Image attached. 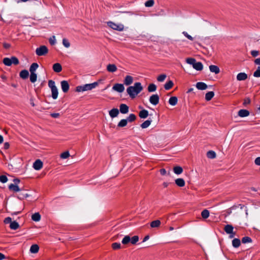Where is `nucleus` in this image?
Here are the masks:
<instances>
[{
    "instance_id": "f257e3e1",
    "label": "nucleus",
    "mask_w": 260,
    "mask_h": 260,
    "mask_svg": "<svg viewBox=\"0 0 260 260\" xmlns=\"http://www.w3.org/2000/svg\"><path fill=\"white\" fill-rule=\"evenodd\" d=\"M143 89L140 82H136L133 86H129L126 89V91L129 96L134 99L140 93Z\"/></svg>"
},
{
    "instance_id": "f03ea898",
    "label": "nucleus",
    "mask_w": 260,
    "mask_h": 260,
    "mask_svg": "<svg viewBox=\"0 0 260 260\" xmlns=\"http://www.w3.org/2000/svg\"><path fill=\"white\" fill-rule=\"evenodd\" d=\"M98 86V82L90 84H87L83 86H79L76 87V91L78 92L87 91L95 88Z\"/></svg>"
},
{
    "instance_id": "7ed1b4c3",
    "label": "nucleus",
    "mask_w": 260,
    "mask_h": 260,
    "mask_svg": "<svg viewBox=\"0 0 260 260\" xmlns=\"http://www.w3.org/2000/svg\"><path fill=\"white\" fill-rule=\"evenodd\" d=\"M48 86L51 88V93H52V98L55 100L58 97V89L57 87L55 86V82L53 80H49L48 81Z\"/></svg>"
},
{
    "instance_id": "20e7f679",
    "label": "nucleus",
    "mask_w": 260,
    "mask_h": 260,
    "mask_svg": "<svg viewBox=\"0 0 260 260\" xmlns=\"http://www.w3.org/2000/svg\"><path fill=\"white\" fill-rule=\"evenodd\" d=\"M48 52V49L46 46L42 45L37 48L36 50V53L38 56H43L46 55Z\"/></svg>"
},
{
    "instance_id": "39448f33",
    "label": "nucleus",
    "mask_w": 260,
    "mask_h": 260,
    "mask_svg": "<svg viewBox=\"0 0 260 260\" xmlns=\"http://www.w3.org/2000/svg\"><path fill=\"white\" fill-rule=\"evenodd\" d=\"M108 24L109 27L114 30L122 31L124 29V26L121 24H116L112 22H109Z\"/></svg>"
},
{
    "instance_id": "423d86ee",
    "label": "nucleus",
    "mask_w": 260,
    "mask_h": 260,
    "mask_svg": "<svg viewBox=\"0 0 260 260\" xmlns=\"http://www.w3.org/2000/svg\"><path fill=\"white\" fill-rule=\"evenodd\" d=\"M159 96L155 94L152 95L149 98V102L153 105H156L159 103Z\"/></svg>"
},
{
    "instance_id": "0eeeda50",
    "label": "nucleus",
    "mask_w": 260,
    "mask_h": 260,
    "mask_svg": "<svg viewBox=\"0 0 260 260\" xmlns=\"http://www.w3.org/2000/svg\"><path fill=\"white\" fill-rule=\"evenodd\" d=\"M112 89L116 91L121 93L124 91V87L122 84L116 83L113 86Z\"/></svg>"
},
{
    "instance_id": "6e6552de",
    "label": "nucleus",
    "mask_w": 260,
    "mask_h": 260,
    "mask_svg": "<svg viewBox=\"0 0 260 260\" xmlns=\"http://www.w3.org/2000/svg\"><path fill=\"white\" fill-rule=\"evenodd\" d=\"M61 87L63 92L66 93L69 89V84L67 81H62L60 82Z\"/></svg>"
},
{
    "instance_id": "1a4fd4ad",
    "label": "nucleus",
    "mask_w": 260,
    "mask_h": 260,
    "mask_svg": "<svg viewBox=\"0 0 260 260\" xmlns=\"http://www.w3.org/2000/svg\"><path fill=\"white\" fill-rule=\"evenodd\" d=\"M42 167L43 162L40 159L36 160L33 164V168L36 170H40L42 168Z\"/></svg>"
},
{
    "instance_id": "9d476101",
    "label": "nucleus",
    "mask_w": 260,
    "mask_h": 260,
    "mask_svg": "<svg viewBox=\"0 0 260 260\" xmlns=\"http://www.w3.org/2000/svg\"><path fill=\"white\" fill-rule=\"evenodd\" d=\"M107 70L109 72L114 73L117 70V68L114 64H109L107 66Z\"/></svg>"
},
{
    "instance_id": "9b49d317",
    "label": "nucleus",
    "mask_w": 260,
    "mask_h": 260,
    "mask_svg": "<svg viewBox=\"0 0 260 260\" xmlns=\"http://www.w3.org/2000/svg\"><path fill=\"white\" fill-rule=\"evenodd\" d=\"M120 111L122 114H126L128 112V107L124 104H122L120 105Z\"/></svg>"
},
{
    "instance_id": "f8f14e48",
    "label": "nucleus",
    "mask_w": 260,
    "mask_h": 260,
    "mask_svg": "<svg viewBox=\"0 0 260 260\" xmlns=\"http://www.w3.org/2000/svg\"><path fill=\"white\" fill-rule=\"evenodd\" d=\"M224 230L227 234H232L234 232V227L231 224H227L224 228Z\"/></svg>"
},
{
    "instance_id": "ddd939ff",
    "label": "nucleus",
    "mask_w": 260,
    "mask_h": 260,
    "mask_svg": "<svg viewBox=\"0 0 260 260\" xmlns=\"http://www.w3.org/2000/svg\"><path fill=\"white\" fill-rule=\"evenodd\" d=\"M133 77L131 76H126L124 80V83L126 85H129L133 82Z\"/></svg>"
},
{
    "instance_id": "4468645a",
    "label": "nucleus",
    "mask_w": 260,
    "mask_h": 260,
    "mask_svg": "<svg viewBox=\"0 0 260 260\" xmlns=\"http://www.w3.org/2000/svg\"><path fill=\"white\" fill-rule=\"evenodd\" d=\"M119 113L118 109L113 108L109 111V115L112 118H114L117 117Z\"/></svg>"
},
{
    "instance_id": "2eb2a0df",
    "label": "nucleus",
    "mask_w": 260,
    "mask_h": 260,
    "mask_svg": "<svg viewBox=\"0 0 260 260\" xmlns=\"http://www.w3.org/2000/svg\"><path fill=\"white\" fill-rule=\"evenodd\" d=\"M196 87L199 90H205L207 88V85L204 82H199L196 84Z\"/></svg>"
},
{
    "instance_id": "dca6fc26",
    "label": "nucleus",
    "mask_w": 260,
    "mask_h": 260,
    "mask_svg": "<svg viewBox=\"0 0 260 260\" xmlns=\"http://www.w3.org/2000/svg\"><path fill=\"white\" fill-rule=\"evenodd\" d=\"M247 78V75L245 73H239L237 76V79L238 81L245 80Z\"/></svg>"
},
{
    "instance_id": "f3484780",
    "label": "nucleus",
    "mask_w": 260,
    "mask_h": 260,
    "mask_svg": "<svg viewBox=\"0 0 260 260\" xmlns=\"http://www.w3.org/2000/svg\"><path fill=\"white\" fill-rule=\"evenodd\" d=\"M249 115V111L245 109H241L239 110L238 112V115L241 117H246L248 116Z\"/></svg>"
},
{
    "instance_id": "a211bd4d",
    "label": "nucleus",
    "mask_w": 260,
    "mask_h": 260,
    "mask_svg": "<svg viewBox=\"0 0 260 260\" xmlns=\"http://www.w3.org/2000/svg\"><path fill=\"white\" fill-rule=\"evenodd\" d=\"M53 70L55 72L59 73L62 70V67L60 63H56L53 66Z\"/></svg>"
},
{
    "instance_id": "6ab92c4d",
    "label": "nucleus",
    "mask_w": 260,
    "mask_h": 260,
    "mask_svg": "<svg viewBox=\"0 0 260 260\" xmlns=\"http://www.w3.org/2000/svg\"><path fill=\"white\" fill-rule=\"evenodd\" d=\"M161 222L159 220H155L152 221L150 225L152 228H157L160 226Z\"/></svg>"
},
{
    "instance_id": "aec40b11",
    "label": "nucleus",
    "mask_w": 260,
    "mask_h": 260,
    "mask_svg": "<svg viewBox=\"0 0 260 260\" xmlns=\"http://www.w3.org/2000/svg\"><path fill=\"white\" fill-rule=\"evenodd\" d=\"M209 69L210 72L212 73H214L215 74H218L220 72V70L219 68L215 65H211L209 66Z\"/></svg>"
},
{
    "instance_id": "412c9836",
    "label": "nucleus",
    "mask_w": 260,
    "mask_h": 260,
    "mask_svg": "<svg viewBox=\"0 0 260 260\" xmlns=\"http://www.w3.org/2000/svg\"><path fill=\"white\" fill-rule=\"evenodd\" d=\"M176 185L179 187H183L185 185V181L182 178H178L175 180Z\"/></svg>"
},
{
    "instance_id": "4be33fe9",
    "label": "nucleus",
    "mask_w": 260,
    "mask_h": 260,
    "mask_svg": "<svg viewBox=\"0 0 260 260\" xmlns=\"http://www.w3.org/2000/svg\"><path fill=\"white\" fill-rule=\"evenodd\" d=\"M9 189L10 190L13 191L14 192H18L20 190V188H19L18 186L16 184H11L9 185Z\"/></svg>"
},
{
    "instance_id": "5701e85b",
    "label": "nucleus",
    "mask_w": 260,
    "mask_h": 260,
    "mask_svg": "<svg viewBox=\"0 0 260 260\" xmlns=\"http://www.w3.org/2000/svg\"><path fill=\"white\" fill-rule=\"evenodd\" d=\"M193 68L197 71H201L203 66L201 62H196L194 64H193Z\"/></svg>"
},
{
    "instance_id": "b1692460",
    "label": "nucleus",
    "mask_w": 260,
    "mask_h": 260,
    "mask_svg": "<svg viewBox=\"0 0 260 260\" xmlns=\"http://www.w3.org/2000/svg\"><path fill=\"white\" fill-rule=\"evenodd\" d=\"M139 116L141 118H146L148 116V112L146 110H142L140 111Z\"/></svg>"
},
{
    "instance_id": "393cba45",
    "label": "nucleus",
    "mask_w": 260,
    "mask_h": 260,
    "mask_svg": "<svg viewBox=\"0 0 260 260\" xmlns=\"http://www.w3.org/2000/svg\"><path fill=\"white\" fill-rule=\"evenodd\" d=\"M39 250V247L37 244H34L31 246L30 248V251L32 253H36Z\"/></svg>"
},
{
    "instance_id": "a878e982",
    "label": "nucleus",
    "mask_w": 260,
    "mask_h": 260,
    "mask_svg": "<svg viewBox=\"0 0 260 260\" xmlns=\"http://www.w3.org/2000/svg\"><path fill=\"white\" fill-rule=\"evenodd\" d=\"M29 73L26 70H22L20 73V77L23 79H26L28 76Z\"/></svg>"
},
{
    "instance_id": "bb28decb",
    "label": "nucleus",
    "mask_w": 260,
    "mask_h": 260,
    "mask_svg": "<svg viewBox=\"0 0 260 260\" xmlns=\"http://www.w3.org/2000/svg\"><path fill=\"white\" fill-rule=\"evenodd\" d=\"M178 99L176 96H172L169 100V104L172 106H175L177 104Z\"/></svg>"
},
{
    "instance_id": "cd10ccee",
    "label": "nucleus",
    "mask_w": 260,
    "mask_h": 260,
    "mask_svg": "<svg viewBox=\"0 0 260 260\" xmlns=\"http://www.w3.org/2000/svg\"><path fill=\"white\" fill-rule=\"evenodd\" d=\"M174 172L177 175H179L183 172V169L180 166H175L173 168Z\"/></svg>"
},
{
    "instance_id": "c85d7f7f",
    "label": "nucleus",
    "mask_w": 260,
    "mask_h": 260,
    "mask_svg": "<svg viewBox=\"0 0 260 260\" xmlns=\"http://www.w3.org/2000/svg\"><path fill=\"white\" fill-rule=\"evenodd\" d=\"M31 219L35 221H39L41 219V215L39 212L34 213L31 216Z\"/></svg>"
},
{
    "instance_id": "c756f323",
    "label": "nucleus",
    "mask_w": 260,
    "mask_h": 260,
    "mask_svg": "<svg viewBox=\"0 0 260 260\" xmlns=\"http://www.w3.org/2000/svg\"><path fill=\"white\" fill-rule=\"evenodd\" d=\"M214 95V93L213 91L208 92L205 95V99L206 101H210Z\"/></svg>"
},
{
    "instance_id": "7c9ffc66",
    "label": "nucleus",
    "mask_w": 260,
    "mask_h": 260,
    "mask_svg": "<svg viewBox=\"0 0 260 260\" xmlns=\"http://www.w3.org/2000/svg\"><path fill=\"white\" fill-rule=\"evenodd\" d=\"M151 122H152L151 120H146L141 124V127L142 128H147L150 125V124L151 123Z\"/></svg>"
},
{
    "instance_id": "2f4dec72",
    "label": "nucleus",
    "mask_w": 260,
    "mask_h": 260,
    "mask_svg": "<svg viewBox=\"0 0 260 260\" xmlns=\"http://www.w3.org/2000/svg\"><path fill=\"white\" fill-rule=\"evenodd\" d=\"M216 153L212 150H210V151H208L207 153V156L209 158L213 159L216 157Z\"/></svg>"
},
{
    "instance_id": "473e14b6",
    "label": "nucleus",
    "mask_w": 260,
    "mask_h": 260,
    "mask_svg": "<svg viewBox=\"0 0 260 260\" xmlns=\"http://www.w3.org/2000/svg\"><path fill=\"white\" fill-rule=\"evenodd\" d=\"M19 226V225L18 223L15 221H12L10 225V228L12 230H16L17 229H18Z\"/></svg>"
},
{
    "instance_id": "72a5a7b5",
    "label": "nucleus",
    "mask_w": 260,
    "mask_h": 260,
    "mask_svg": "<svg viewBox=\"0 0 260 260\" xmlns=\"http://www.w3.org/2000/svg\"><path fill=\"white\" fill-rule=\"evenodd\" d=\"M240 244L241 242L239 239L235 238L232 241V245L235 248L238 247L240 245Z\"/></svg>"
},
{
    "instance_id": "f704fd0d",
    "label": "nucleus",
    "mask_w": 260,
    "mask_h": 260,
    "mask_svg": "<svg viewBox=\"0 0 260 260\" xmlns=\"http://www.w3.org/2000/svg\"><path fill=\"white\" fill-rule=\"evenodd\" d=\"M39 66L37 63H33L30 67L29 71L30 73H35V71L38 69Z\"/></svg>"
},
{
    "instance_id": "c9c22d12",
    "label": "nucleus",
    "mask_w": 260,
    "mask_h": 260,
    "mask_svg": "<svg viewBox=\"0 0 260 260\" xmlns=\"http://www.w3.org/2000/svg\"><path fill=\"white\" fill-rule=\"evenodd\" d=\"M173 82L171 80H170L165 84V89L166 90H169L173 87Z\"/></svg>"
},
{
    "instance_id": "e433bc0d",
    "label": "nucleus",
    "mask_w": 260,
    "mask_h": 260,
    "mask_svg": "<svg viewBox=\"0 0 260 260\" xmlns=\"http://www.w3.org/2000/svg\"><path fill=\"white\" fill-rule=\"evenodd\" d=\"M127 123V120L126 119H122L118 123L117 126L122 127L126 126Z\"/></svg>"
},
{
    "instance_id": "4c0bfd02",
    "label": "nucleus",
    "mask_w": 260,
    "mask_h": 260,
    "mask_svg": "<svg viewBox=\"0 0 260 260\" xmlns=\"http://www.w3.org/2000/svg\"><path fill=\"white\" fill-rule=\"evenodd\" d=\"M202 217L204 219H206L209 216V212L208 210L205 209L201 213Z\"/></svg>"
},
{
    "instance_id": "58836bf2",
    "label": "nucleus",
    "mask_w": 260,
    "mask_h": 260,
    "mask_svg": "<svg viewBox=\"0 0 260 260\" xmlns=\"http://www.w3.org/2000/svg\"><path fill=\"white\" fill-rule=\"evenodd\" d=\"M156 90V86L154 84H150L148 87L149 92H154Z\"/></svg>"
},
{
    "instance_id": "ea45409f",
    "label": "nucleus",
    "mask_w": 260,
    "mask_h": 260,
    "mask_svg": "<svg viewBox=\"0 0 260 260\" xmlns=\"http://www.w3.org/2000/svg\"><path fill=\"white\" fill-rule=\"evenodd\" d=\"M37 75L35 73H30V81L32 83H34L37 81Z\"/></svg>"
},
{
    "instance_id": "a19ab883",
    "label": "nucleus",
    "mask_w": 260,
    "mask_h": 260,
    "mask_svg": "<svg viewBox=\"0 0 260 260\" xmlns=\"http://www.w3.org/2000/svg\"><path fill=\"white\" fill-rule=\"evenodd\" d=\"M131 242V237L129 236H125L122 240L123 244H127Z\"/></svg>"
},
{
    "instance_id": "79ce46f5",
    "label": "nucleus",
    "mask_w": 260,
    "mask_h": 260,
    "mask_svg": "<svg viewBox=\"0 0 260 260\" xmlns=\"http://www.w3.org/2000/svg\"><path fill=\"white\" fill-rule=\"evenodd\" d=\"M3 63L6 66H11L12 62H11V58H8V57L4 58L3 59Z\"/></svg>"
},
{
    "instance_id": "37998d69",
    "label": "nucleus",
    "mask_w": 260,
    "mask_h": 260,
    "mask_svg": "<svg viewBox=\"0 0 260 260\" xmlns=\"http://www.w3.org/2000/svg\"><path fill=\"white\" fill-rule=\"evenodd\" d=\"M136 119V116L134 114H131L127 118L126 120H127V122H133L135 121Z\"/></svg>"
},
{
    "instance_id": "c03bdc74",
    "label": "nucleus",
    "mask_w": 260,
    "mask_h": 260,
    "mask_svg": "<svg viewBox=\"0 0 260 260\" xmlns=\"http://www.w3.org/2000/svg\"><path fill=\"white\" fill-rule=\"evenodd\" d=\"M154 1L153 0H148L145 3V6L146 7H151L154 5Z\"/></svg>"
},
{
    "instance_id": "a18cd8bd",
    "label": "nucleus",
    "mask_w": 260,
    "mask_h": 260,
    "mask_svg": "<svg viewBox=\"0 0 260 260\" xmlns=\"http://www.w3.org/2000/svg\"><path fill=\"white\" fill-rule=\"evenodd\" d=\"M196 60L194 58H188L186 59V62L189 64H191L193 66V64H194L196 62Z\"/></svg>"
},
{
    "instance_id": "49530a36",
    "label": "nucleus",
    "mask_w": 260,
    "mask_h": 260,
    "mask_svg": "<svg viewBox=\"0 0 260 260\" xmlns=\"http://www.w3.org/2000/svg\"><path fill=\"white\" fill-rule=\"evenodd\" d=\"M252 242L251 239L249 237H244L242 239V242L243 243H250Z\"/></svg>"
},
{
    "instance_id": "de8ad7c7",
    "label": "nucleus",
    "mask_w": 260,
    "mask_h": 260,
    "mask_svg": "<svg viewBox=\"0 0 260 260\" xmlns=\"http://www.w3.org/2000/svg\"><path fill=\"white\" fill-rule=\"evenodd\" d=\"M139 241V237L138 236H134L131 238V243L132 244H135Z\"/></svg>"
},
{
    "instance_id": "09e8293b",
    "label": "nucleus",
    "mask_w": 260,
    "mask_h": 260,
    "mask_svg": "<svg viewBox=\"0 0 260 260\" xmlns=\"http://www.w3.org/2000/svg\"><path fill=\"white\" fill-rule=\"evenodd\" d=\"M112 247L114 250L120 249L121 248V244L119 243H114L112 244Z\"/></svg>"
},
{
    "instance_id": "8fccbe9b",
    "label": "nucleus",
    "mask_w": 260,
    "mask_h": 260,
    "mask_svg": "<svg viewBox=\"0 0 260 260\" xmlns=\"http://www.w3.org/2000/svg\"><path fill=\"white\" fill-rule=\"evenodd\" d=\"M70 156V153L68 151H65L61 154L60 157L62 159H66Z\"/></svg>"
},
{
    "instance_id": "3c124183",
    "label": "nucleus",
    "mask_w": 260,
    "mask_h": 260,
    "mask_svg": "<svg viewBox=\"0 0 260 260\" xmlns=\"http://www.w3.org/2000/svg\"><path fill=\"white\" fill-rule=\"evenodd\" d=\"M167 76L165 74H161L158 76L157 80L159 82H162L164 81L165 79L166 78Z\"/></svg>"
},
{
    "instance_id": "603ef678",
    "label": "nucleus",
    "mask_w": 260,
    "mask_h": 260,
    "mask_svg": "<svg viewBox=\"0 0 260 260\" xmlns=\"http://www.w3.org/2000/svg\"><path fill=\"white\" fill-rule=\"evenodd\" d=\"M62 44L63 46L66 48H69L70 46V43L69 41L67 39H63L62 40Z\"/></svg>"
},
{
    "instance_id": "864d4df0",
    "label": "nucleus",
    "mask_w": 260,
    "mask_h": 260,
    "mask_svg": "<svg viewBox=\"0 0 260 260\" xmlns=\"http://www.w3.org/2000/svg\"><path fill=\"white\" fill-rule=\"evenodd\" d=\"M11 60L12 62V64H14L15 65H17L19 63V60L18 58L15 56H13L11 58Z\"/></svg>"
},
{
    "instance_id": "5fc2aeb1",
    "label": "nucleus",
    "mask_w": 260,
    "mask_h": 260,
    "mask_svg": "<svg viewBox=\"0 0 260 260\" xmlns=\"http://www.w3.org/2000/svg\"><path fill=\"white\" fill-rule=\"evenodd\" d=\"M253 76L255 77H260V67H258L257 70L254 72Z\"/></svg>"
},
{
    "instance_id": "6e6d98bb",
    "label": "nucleus",
    "mask_w": 260,
    "mask_h": 260,
    "mask_svg": "<svg viewBox=\"0 0 260 260\" xmlns=\"http://www.w3.org/2000/svg\"><path fill=\"white\" fill-rule=\"evenodd\" d=\"M8 181V178L5 175L0 176V181L2 183H6Z\"/></svg>"
},
{
    "instance_id": "4d7b16f0",
    "label": "nucleus",
    "mask_w": 260,
    "mask_h": 260,
    "mask_svg": "<svg viewBox=\"0 0 260 260\" xmlns=\"http://www.w3.org/2000/svg\"><path fill=\"white\" fill-rule=\"evenodd\" d=\"M49 43L51 45H54L56 43V39L55 36H52L49 40Z\"/></svg>"
},
{
    "instance_id": "13d9d810",
    "label": "nucleus",
    "mask_w": 260,
    "mask_h": 260,
    "mask_svg": "<svg viewBox=\"0 0 260 260\" xmlns=\"http://www.w3.org/2000/svg\"><path fill=\"white\" fill-rule=\"evenodd\" d=\"M182 34L184 35V36H185L187 39L190 40V41H193V38L189 35L187 34L186 31H183Z\"/></svg>"
},
{
    "instance_id": "bf43d9fd",
    "label": "nucleus",
    "mask_w": 260,
    "mask_h": 260,
    "mask_svg": "<svg viewBox=\"0 0 260 260\" xmlns=\"http://www.w3.org/2000/svg\"><path fill=\"white\" fill-rule=\"evenodd\" d=\"M251 54L253 57H256L259 55V51L256 50H252L251 51Z\"/></svg>"
},
{
    "instance_id": "052dcab7",
    "label": "nucleus",
    "mask_w": 260,
    "mask_h": 260,
    "mask_svg": "<svg viewBox=\"0 0 260 260\" xmlns=\"http://www.w3.org/2000/svg\"><path fill=\"white\" fill-rule=\"evenodd\" d=\"M250 99L249 98H246L244 100L243 105L246 106L250 103Z\"/></svg>"
},
{
    "instance_id": "680f3d73",
    "label": "nucleus",
    "mask_w": 260,
    "mask_h": 260,
    "mask_svg": "<svg viewBox=\"0 0 260 260\" xmlns=\"http://www.w3.org/2000/svg\"><path fill=\"white\" fill-rule=\"evenodd\" d=\"M51 116L53 118H56L60 116V114L58 113H54L50 114Z\"/></svg>"
},
{
    "instance_id": "e2e57ef3",
    "label": "nucleus",
    "mask_w": 260,
    "mask_h": 260,
    "mask_svg": "<svg viewBox=\"0 0 260 260\" xmlns=\"http://www.w3.org/2000/svg\"><path fill=\"white\" fill-rule=\"evenodd\" d=\"M12 219L10 217H7L5 219L4 222L5 223H10L12 222Z\"/></svg>"
},
{
    "instance_id": "0e129e2a",
    "label": "nucleus",
    "mask_w": 260,
    "mask_h": 260,
    "mask_svg": "<svg viewBox=\"0 0 260 260\" xmlns=\"http://www.w3.org/2000/svg\"><path fill=\"white\" fill-rule=\"evenodd\" d=\"M28 197V194L27 193H25V194H19L18 196V198L21 200H22L24 198H26Z\"/></svg>"
},
{
    "instance_id": "69168bd1",
    "label": "nucleus",
    "mask_w": 260,
    "mask_h": 260,
    "mask_svg": "<svg viewBox=\"0 0 260 260\" xmlns=\"http://www.w3.org/2000/svg\"><path fill=\"white\" fill-rule=\"evenodd\" d=\"M254 162L256 165L260 166V157L256 158Z\"/></svg>"
},
{
    "instance_id": "338daca9",
    "label": "nucleus",
    "mask_w": 260,
    "mask_h": 260,
    "mask_svg": "<svg viewBox=\"0 0 260 260\" xmlns=\"http://www.w3.org/2000/svg\"><path fill=\"white\" fill-rule=\"evenodd\" d=\"M3 46L6 49H8L10 47V45L8 43H4L3 44Z\"/></svg>"
},
{
    "instance_id": "774afa93",
    "label": "nucleus",
    "mask_w": 260,
    "mask_h": 260,
    "mask_svg": "<svg viewBox=\"0 0 260 260\" xmlns=\"http://www.w3.org/2000/svg\"><path fill=\"white\" fill-rule=\"evenodd\" d=\"M254 63L256 64L260 65V58L255 59L254 60Z\"/></svg>"
}]
</instances>
